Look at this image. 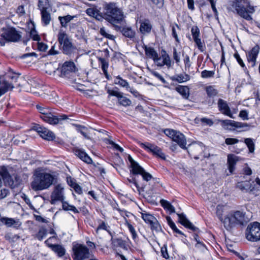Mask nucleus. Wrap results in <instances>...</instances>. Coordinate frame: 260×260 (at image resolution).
<instances>
[{"instance_id": "f257e3e1", "label": "nucleus", "mask_w": 260, "mask_h": 260, "mask_svg": "<svg viewBox=\"0 0 260 260\" xmlns=\"http://www.w3.org/2000/svg\"><path fill=\"white\" fill-rule=\"evenodd\" d=\"M54 179V176L50 173L36 172L30 184L31 187L35 191L47 189L52 185Z\"/></svg>"}, {"instance_id": "f03ea898", "label": "nucleus", "mask_w": 260, "mask_h": 260, "mask_svg": "<svg viewBox=\"0 0 260 260\" xmlns=\"http://www.w3.org/2000/svg\"><path fill=\"white\" fill-rule=\"evenodd\" d=\"M248 221L249 218L245 212L239 210L232 211L225 216L223 224L228 231H231L236 226L244 225Z\"/></svg>"}, {"instance_id": "7ed1b4c3", "label": "nucleus", "mask_w": 260, "mask_h": 260, "mask_svg": "<svg viewBox=\"0 0 260 260\" xmlns=\"http://www.w3.org/2000/svg\"><path fill=\"white\" fill-rule=\"evenodd\" d=\"M104 9L110 14L106 18L108 21L114 26L116 30L120 29V26L118 24H121L125 22L122 10L114 3L106 4L104 5Z\"/></svg>"}, {"instance_id": "20e7f679", "label": "nucleus", "mask_w": 260, "mask_h": 260, "mask_svg": "<svg viewBox=\"0 0 260 260\" xmlns=\"http://www.w3.org/2000/svg\"><path fill=\"white\" fill-rule=\"evenodd\" d=\"M36 108L40 113V117L45 122L51 124H56L58 123L57 116L53 115L54 112L51 109L43 105H38Z\"/></svg>"}, {"instance_id": "39448f33", "label": "nucleus", "mask_w": 260, "mask_h": 260, "mask_svg": "<svg viewBox=\"0 0 260 260\" xmlns=\"http://www.w3.org/2000/svg\"><path fill=\"white\" fill-rule=\"evenodd\" d=\"M246 239L250 241L256 242L260 240V223L254 222L250 224L246 229Z\"/></svg>"}, {"instance_id": "423d86ee", "label": "nucleus", "mask_w": 260, "mask_h": 260, "mask_svg": "<svg viewBox=\"0 0 260 260\" xmlns=\"http://www.w3.org/2000/svg\"><path fill=\"white\" fill-rule=\"evenodd\" d=\"M165 134L172 140L176 142L182 149H186V140L183 134L180 132L174 129H167L164 131Z\"/></svg>"}, {"instance_id": "0eeeda50", "label": "nucleus", "mask_w": 260, "mask_h": 260, "mask_svg": "<svg viewBox=\"0 0 260 260\" xmlns=\"http://www.w3.org/2000/svg\"><path fill=\"white\" fill-rule=\"evenodd\" d=\"M0 45L4 46L6 42H17L20 39L21 36L14 28L6 29L1 36Z\"/></svg>"}, {"instance_id": "6e6552de", "label": "nucleus", "mask_w": 260, "mask_h": 260, "mask_svg": "<svg viewBox=\"0 0 260 260\" xmlns=\"http://www.w3.org/2000/svg\"><path fill=\"white\" fill-rule=\"evenodd\" d=\"M128 160L131 163L132 171L133 174H140L142 175L143 179L149 181L152 179V175L145 171V170L141 167L136 161H135L131 155H128Z\"/></svg>"}, {"instance_id": "1a4fd4ad", "label": "nucleus", "mask_w": 260, "mask_h": 260, "mask_svg": "<svg viewBox=\"0 0 260 260\" xmlns=\"http://www.w3.org/2000/svg\"><path fill=\"white\" fill-rule=\"evenodd\" d=\"M74 260H85L90 257V252L88 248L85 245L76 244L73 247Z\"/></svg>"}, {"instance_id": "9d476101", "label": "nucleus", "mask_w": 260, "mask_h": 260, "mask_svg": "<svg viewBox=\"0 0 260 260\" xmlns=\"http://www.w3.org/2000/svg\"><path fill=\"white\" fill-rule=\"evenodd\" d=\"M58 41L64 54H69L71 53L73 49V45L66 32L62 31L59 32Z\"/></svg>"}, {"instance_id": "9b49d317", "label": "nucleus", "mask_w": 260, "mask_h": 260, "mask_svg": "<svg viewBox=\"0 0 260 260\" xmlns=\"http://www.w3.org/2000/svg\"><path fill=\"white\" fill-rule=\"evenodd\" d=\"M141 147L149 152L152 153L153 155L159 157L162 159H166V156L164 153L162 152L161 148L156 145L150 143H139Z\"/></svg>"}, {"instance_id": "f8f14e48", "label": "nucleus", "mask_w": 260, "mask_h": 260, "mask_svg": "<svg viewBox=\"0 0 260 260\" xmlns=\"http://www.w3.org/2000/svg\"><path fill=\"white\" fill-rule=\"evenodd\" d=\"M221 123L222 127L225 129H230L229 126L236 128H242L243 131H248L250 127V125L247 123L237 122L231 120H218Z\"/></svg>"}, {"instance_id": "ddd939ff", "label": "nucleus", "mask_w": 260, "mask_h": 260, "mask_svg": "<svg viewBox=\"0 0 260 260\" xmlns=\"http://www.w3.org/2000/svg\"><path fill=\"white\" fill-rule=\"evenodd\" d=\"M50 198V203L52 205L55 204L56 202H62L64 200L63 188L60 184H58L55 186Z\"/></svg>"}, {"instance_id": "4468645a", "label": "nucleus", "mask_w": 260, "mask_h": 260, "mask_svg": "<svg viewBox=\"0 0 260 260\" xmlns=\"http://www.w3.org/2000/svg\"><path fill=\"white\" fill-rule=\"evenodd\" d=\"M56 238V236H54L49 238L45 241V244L53 251L59 257L63 256L66 252V250L61 245L59 244H53L51 243L53 239Z\"/></svg>"}, {"instance_id": "2eb2a0df", "label": "nucleus", "mask_w": 260, "mask_h": 260, "mask_svg": "<svg viewBox=\"0 0 260 260\" xmlns=\"http://www.w3.org/2000/svg\"><path fill=\"white\" fill-rule=\"evenodd\" d=\"M35 130L43 139L48 141L53 140L55 138L54 134L50 130L39 125L34 126Z\"/></svg>"}, {"instance_id": "dca6fc26", "label": "nucleus", "mask_w": 260, "mask_h": 260, "mask_svg": "<svg viewBox=\"0 0 260 260\" xmlns=\"http://www.w3.org/2000/svg\"><path fill=\"white\" fill-rule=\"evenodd\" d=\"M260 47L258 45H255L250 51L246 52V57L248 62L251 63V67L256 64V58L259 53Z\"/></svg>"}, {"instance_id": "f3484780", "label": "nucleus", "mask_w": 260, "mask_h": 260, "mask_svg": "<svg viewBox=\"0 0 260 260\" xmlns=\"http://www.w3.org/2000/svg\"><path fill=\"white\" fill-rule=\"evenodd\" d=\"M76 67L73 61H66L62 66L61 68V76H68L70 74L75 73Z\"/></svg>"}, {"instance_id": "a211bd4d", "label": "nucleus", "mask_w": 260, "mask_h": 260, "mask_svg": "<svg viewBox=\"0 0 260 260\" xmlns=\"http://www.w3.org/2000/svg\"><path fill=\"white\" fill-rule=\"evenodd\" d=\"M218 108L222 114L229 116L232 118H234L233 114L231 113L230 108L227 103V102L221 99L218 100L217 102Z\"/></svg>"}, {"instance_id": "6ab92c4d", "label": "nucleus", "mask_w": 260, "mask_h": 260, "mask_svg": "<svg viewBox=\"0 0 260 260\" xmlns=\"http://www.w3.org/2000/svg\"><path fill=\"white\" fill-rule=\"evenodd\" d=\"M177 215L179 217V221L182 225L194 232L199 230L198 228L194 226L193 224L186 218L184 214L177 213Z\"/></svg>"}, {"instance_id": "aec40b11", "label": "nucleus", "mask_w": 260, "mask_h": 260, "mask_svg": "<svg viewBox=\"0 0 260 260\" xmlns=\"http://www.w3.org/2000/svg\"><path fill=\"white\" fill-rule=\"evenodd\" d=\"M239 157L235 154H230L228 155L227 163L230 172L232 174L235 169V165L239 161Z\"/></svg>"}, {"instance_id": "412c9836", "label": "nucleus", "mask_w": 260, "mask_h": 260, "mask_svg": "<svg viewBox=\"0 0 260 260\" xmlns=\"http://www.w3.org/2000/svg\"><path fill=\"white\" fill-rule=\"evenodd\" d=\"M140 31L143 34H147L150 32L152 26L148 19H145L144 20L140 21Z\"/></svg>"}, {"instance_id": "4be33fe9", "label": "nucleus", "mask_w": 260, "mask_h": 260, "mask_svg": "<svg viewBox=\"0 0 260 260\" xmlns=\"http://www.w3.org/2000/svg\"><path fill=\"white\" fill-rule=\"evenodd\" d=\"M74 152L75 155L87 164H91L92 162V159L85 151L80 149H75Z\"/></svg>"}, {"instance_id": "5701e85b", "label": "nucleus", "mask_w": 260, "mask_h": 260, "mask_svg": "<svg viewBox=\"0 0 260 260\" xmlns=\"http://www.w3.org/2000/svg\"><path fill=\"white\" fill-rule=\"evenodd\" d=\"M99 140L103 142L106 144H108L111 140V136L109 135V133L101 128L99 129Z\"/></svg>"}, {"instance_id": "b1692460", "label": "nucleus", "mask_w": 260, "mask_h": 260, "mask_svg": "<svg viewBox=\"0 0 260 260\" xmlns=\"http://www.w3.org/2000/svg\"><path fill=\"white\" fill-rule=\"evenodd\" d=\"M160 57L162 60L161 63H158L159 67H162L166 65L168 68H170L172 66V62L170 57L166 51L164 52V53L161 54Z\"/></svg>"}, {"instance_id": "393cba45", "label": "nucleus", "mask_w": 260, "mask_h": 260, "mask_svg": "<svg viewBox=\"0 0 260 260\" xmlns=\"http://www.w3.org/2000/svg\"><path fill=\"white\" fill-rule=\"evenodd\" d=\"M116 30L120 31L124 36L130 39L133 38L135 36V31L130 27H123L122 28L120 26V29Z\"/></svg>"}, {"instance_id": "a878e982", "label": "nucleus", "mask_w": 260, "mask_h": 260, "mask_svg": "<svg viewBox=\"0 0 260 260\" xmlns=\"http://www.w3.org/2000/svg\"><path fill=\"white\" fill-rule=\"evenodd\" d=\"M237 187L241 191L245 192L252 191L253 190V188H251L252 185L249 181L238 182Z\"/></svg>"}, {"instance_id": "bb28decb", "label": "nucleus", "mask_w": 260, "mask_h": 260, "mask_svg": "<svg viewBox=\"0 0 260 260\" xmlns=\"http://www.w3.org/2000/svg\"><path fill=\"white\" fill-rule=\"evenodd\" d=\"M41 20L44 25H48L51 21V15L47 10H42L41 11Z\"/></svg>"}, {"instance_id": "cd10ccee", "label": "nucleus", "mask_w": 260, "mask_h": 260, "mask_svg": "<svg viewBox=\"0 0 260 260\" xmlns=\"http://www.w3.org/2000/svg\"><path fill=\"white\" fill-rule=\"evenodd\" d=\"M176 90L184 98L187 99L189 96V88L186 86L179 85L176 87Z\"/></svg>"}, {"instance_id": "c85d7f7f", "label": "nucleus", "mask_w": 260, "mask_h": 260, "mask_svg": "<svg viewBox=\"0 0 260 260\" xmlns=\"http://www.w3.org/2000/svg\"><path fill=\"white\" fill-rule=\"evenodd\" d=\"M0 177H2L4 181L9 182L11 180V176L6 167H2L0 169Z\"/></svg>"}, {"instance_id": "c756f323", "label": "nucleus", "mask_w": 260, "mask_h": 260, "mask_svg": "<svg viewBox=\"0 0 260 260\" xmlns=\"http://www.w3.org/2000/svg\"><path fill=\"white\" fill-rule=\"evenodd\" d=\"M99 60H100L101 62V67L107 79H110L111 76L108 74L107 72V69L109 67L108 62L104 58H99Z\"/></svg>"}, {"instance_id": "7c9ffc66", "label": "nucleus", "mask_w": 260, "mask_h": 260, "mask_svg": "<svg viewBox=\"0 0 260 260\" xmlns=\"http://www.w3.org/2000/svg\"><path fill=\"white\" fill-rule=\"evenodd\" d=\"M160 203L162 207L165 209L169 211L170 214L175 212V208L168 201L165 200H161Z\"/></svg>"}, {"instance_id": "2f4dec72", "label": "nucleus", "mask_w": 260, "mask_h": 260, "mask_svg": "<svg viewBox=\"0 0 260 260\" xmlns=\"http://www.w3.org/2000/svg\"><path fill=\"white\" fill-rule=\"evenodd\" d=\"M16 223V221L11 218L2 217L0 218V225L5 224L8 227H10Z\"/></svg>"}, {"instance_id": "473e14b6", "label": "nucleus", "mask_w": 260, "mask_h": 260, "mask_svg": "<svg viewBox=\"0 0 260 260\" xmlns=\"http://www.w3.org/2000/svg\"><path fill=\"white\" fill-rule=\"evenodd\" d=\"M114 83L121 87H125L127 89L130 88L128 83L126 80L121 78L119 76L116 77L114 81Z\"/></svg>"}, {"instance_id": "72a5a7b5", "label": "nucleus", "mask_w": 260, "mask_h": 260, "mask_svg": "<svg viewBox=\"0 0 260 260\" xmlns=\"http://www.w3.org/2000/svg\"><path fill=\"white\" fill-rule=\"evenodd\" d=\"M244 143L247 145L250 153H253L255 150V144L251 138H246Z\"/></svg>"}, {"instance_id": "f704fd0d", "label": "nucleus", "mask_w": 260, "mask_h": 260, "mask_svg": "<svg viewBox=\"0 0 260 260\" xmlns=\"http://www.w3.org/2000/svg\"><path fill=\"white\" fill-rule=\"evenodd\" d=\"M145 51L146 55L153 60L158 56L157 53L152 48L145 47Z\"/></svg>"}, {"instance_id": "c9c22d12", "label": "nucleus", "mask_w": 260, "mask_h": 260, "mask_svg": "<svg viewBox=\"0 0 260 260\" xmlns=\"http://www.w3.org/2000/svg\"><path fill=\"white\" fill-rule=\"evenodd\" d=\"M99 230H104L107 231L111 236V238H113V233L110 231V227L106 222L102 221L99 223ZM111 239H112V238Z\"/></svg>"}, {"instance_id": "e433bc0d", "label": "nucleus", "mask_w": 260, "mask_h": 260, "mask_svg": "<svg viewBox=\"0 0 260 260\" xmlns=\"http://www.w3.org/2000/svg\"><path fill=\"white\" fill-rule=\"evenodd\" d=\"M149 225L153 232L155 231L156 233H158L161 231V226L156 218Z\"/></svg>"}, {"instance_id": "4c0bfd02", "label": "nucleus", "mask_w": 260, "mask_h": 260, "mask_svg": "<svg viewBox=\"0 0 260 260\" xmlns=\"http://www.w3.org/2000/svg\"><path fill=\"white\" fill-rule=\"evenodd\" d=\"M141 217L145 222L149 224L155 219L154 216L147 213H141Z\"/></svg>"}, {"instance_id": "58836bf2", "label": "nucleus", "mask_w": 260, "mask_h": 260, "mask_svg": "<svg viewBox=\"0 0 260 260\" xmlns=\"http://www.w3.org/2000/svg\"><path fill=\"white\" fill-rule=\"evenodd\" d=\"M73 18V17L69 15L63 17H59L58 18L60 24L63 27H66L67 23L71 21Z\"/></svg>"}, {"instance_id": "ea45409f", "label": "nucleus", "mask_w": 260, "mask_h": 260, "mask_svg": "<svg viewBox=\"0 0 260 260\" xmlns=\"http://www.w3.org/2000/svg\"><path fill=\"white\" fill-rule=\"evenodd\" d=\"M100 34L103 37L110 40H113L115 39V37L113 35H111L109 33V31L104 27L101 28Z\"/></svg>"}, {"instance_id": "a19ab883", "label": "nucleus", "mask_w": 260, "mask_h": 260, "mask_svg": "<svg viewBox=\"0 0 260 260\" xmlns=\"http://www.w3.org/2000/svg\"><path fill=\"white\" fill-rule=\"evenodd\" d=\"M47 231L44 228H41L39 229V232L36 234V237L40 241L43 240L47 236Z\"/></svg>"}, {"instance_id": "79ce46f5", "label": "nucleus", "mask_w": 260, "mask_h": 260, "mask_svg": "<svg viewBox=\"0 0 260 260\" xmlns=\"http://www.w3.org/2000/svg\"><path fill=\"white\" fill-rule=\"evenodd\" d=\"M206 91L208 96L213 97L215 96L218 92L213 86H208L206 87Z\"/></svg>"}, {"instance_id": "37998d69", "label": "nucleus", "mask_w": 260, "mask_h": 260, "mask_svg": "<svg viewBox=\"0 0 260 260\" xmlns=\"http://www.w3.org/2000/svg\"><path fill=\"white\" fill-rule=\"evenodd\" d=\"M38 7L41 11L42 10H47L49 7L48 0H39Z\"/></svg>"}, {"instance_id": "c03bdc74", "label": "nucleus", "mask_w": 260, "mask_h": 260, "mask_svg": "<svg viewBox=\"0 0 260 260\" xmlns=\"http://www.w3.org/2000/svg\"><path fill=\"white\" fill-rule=\"evenodd\" d=\"M166 219L170 226L175 232L179 234H182V232L177 228L175 224L172 221L171 218L170 216H167Z\"/></svg>"}, {"instance_id": "a18cd8bd", "label": "nucleus", "mask_w": 260, "mask_h": 260, "mask_svg": "<svg viewBox=\"0 0 260 260\" xmlns=\"http://www.w3.org/2000/svg\"><path fill=\"white\" fill-rule=\"evenodd\" d=\"M118 99L119 103L122 106H127L131 104V100L123 96L122 95V93Z\"/></svg>"}, {"instance_id": "49530a36", "label": "nucleus", "mask_w": 260, "mask_h": 260, "mask_svg": "<svg viewBox=\"0 0 260 260\" xmlns=\"http://www.w3.org/2000/svg\"><path fill=\"white\" fill-rule=\"evenodd\" d=\"M190 79V76L187 74H180L177 75L175 78V80L179 83H182L188 81Z\"/></svg>"}, {"instance_id": "de8ad7c7", "label": "nucleus", "mask_w": 260, "mask_h": 260, "mask_svg": "<svg viewBox=\"0 0 260 260\" xmlns=\"http://www.w3.org/2000/svg\"><path fill=\"white\" fill-rule=\"evenodd\" d=\"M86 13L89 16L98 19V10L95 8H90L86 10Z\"/></svg>"}, {"instance_id": "09e8293b", "label": "nucleus", "mask_w": 260, "mask_h": 260, "mask_svg": "<svg viewBox=\"0 0 260 260\" xmlns=\"http://www.w3.org/2000/svg\"><path fill=\"white\" fill-rule=\"evenodd\" d=\"M224 207L222 205H218L216 207V215L219 219L223 223L224 219L222 218Z\"/></svg>"}, {"instance_id": "8fccbe9b", "label": "nucleus", "mask_w": 260, "mask_h": 260, "mask_svg": "<svg viewBox=\"0 0 260 260\" xmlns=\"http://www.w3.org/2000/svg\"><path fill=\"white\" fill-rule=\"evenodd\" d=\"M125 224L127 225L129 232L131 233L133 236V238L135 239L137 237V234L134 226L128 222L126 218H125Z\"/></svg>"}, {"instance_id": "3c124183", "label": "nucleus", "mask_w": 260, "mask_h": 260, "mask_svg": "<svg viewBox=\"0 0 260 260\" xmlns=\"http://www.w3.org/2000/svg\"><path fill=\"white\" fill-rule=\"evenodd\" d=\"M191 32L193 40L200 38V30L197 26H193L191 29Z\"/></svg>"}, {"instance_id": "603ef678", "label": "nucleus", "mask_w": 260, "mask_h": 260, "mask_svg": "<svg viewBox=\"0 0 260 260\" xmlns=\"http://www.w3.org/2000/svg\"><path fill=\"white\" fill-rule=\"evenodd\" d=\"M195 247L201 252H204L207 250L206 246L201 241H198L195 244Z\"/></svg>"}, {"instance_id": "864d4df0", "label": "nucleus", "mask_w": 260, "mask_h": 260, "mask_svg": "<svg viewBox=\"0 0 260 260\" xmlns=\"http://www.w3.org/2000/svg\"><path fill=\"white\" fill-rule=\"evenodd\" d=\"M214 71L204 70L201 73V77L203 78H211L214 76Z\"/></svg>"}, {"instance_id": "5fc2aeb1", "label": "nucleus", "mask_w": 260, "mask_h": 260, "mask_svg": "<svg viewBox=\"0 0 260 260\" xmlns=\"http://www.w3.org/2000/svg\"><path fill=\"white\" fill-rule=\"evenodd\" d=\"M62 208L65 210H71L73 211L74 213L78 212V210L75 206L70 205L67 203H63Z\"/></svg>"}, {"instance_id": "6e6d98bb", "label": "nucleus", "mask_w": 260, "mask_h": 260, "mask_svg": "<svg viewBox=\"0 0 260 260\" xmlns=\"http://www.w3.org/2000/svg\"><path fill=\"white\" fill-rule=\"evenodd\" d=\"M30 36L34 41H39L40 40V37L35 29H32L30 30Z\"/></svg>"}, {"instance_id": "4d7b16f0", "label": "nucleus", "mask_w": 260, "mask_h": 260, "mask_svg": "<svg viewBox=\"0 0 260 260\" xmlns=\"http://www.w3.org/2000/svg\"><path fill=\"white\" fill-rule=\"evenodd\" d=\"M161 253L162 257L165 258L166 259H168L169 258V255L167 251V245L165 244L161 248Z\"/></svg>"}, {"instance_id": "13d9d810", "label": "nucleus", "mask_w": 260, "mask_h": 260, "mask_svg": "<svg viewBox=\"0 0 260 260\" xmlns=\"http://www.w3.org/2000/svg\"><path fill=\"white\" fill-rule=\"evenodd\" d=\"M194 41L196 43V45H197L198 49L201 51L203 52L204 51V46L201 39L199 38L198 39H196L195 40H194Z\"/></svg>"}, {"instance_id": "bf43d9fd", "label": "nucleus", "mask_w": 260, "mask_h": 260, "mask_svg": "<svg viewBox=\"0 0 260 260\" xmlns=\"http://www.w3.org/2000/svg\"><path fill=\"white\" fill-rule=\"evenodd\" d=\"M108 144L111 145V148H113L117 151H119L121 152L123 151V149L122 148L119 146L118 144L115 143L112 140H111L110 142Z\"/></svg>"}, {"instance_id": "052dcab7", "label": "nucleus", "mask_w": 260, "mask_h": 260, "mask_svg": "<svg viewBox=\"0 0 260 260\" xmlns=\"http://www.w3.org/2000/svg\"><path fill=\"white\" fill-rule=\"evenodd\" d=\"M173 59L177 64H178L180 61V53L177 52L176 48H174L173 49Z\"/></svg>"}, {"instance_id": "680f3d73", "label": "nucleus", "mask_w": 260, "mask_h": 260, "mask_svg": "<svg viewBox=\"0 0 260 260\" xmlns=\"http://www.w3.org/2000/svg\"><path fill=\"white\" fill-rule=\"evenodd\" d=\"M239 140L235 138H226L225 140V143L227 145H233L239 142Z\"/></svg>"}, {"instance_id": "e2e57ef3", "label": "nucleus", "mask_w": 260, "mask_h": 260, "mask_svg": "<svg viewBox=\"0 0 260 260\" xmlns=\"http://www.w3.org/2000/svg\"><path fill=\"white\" fill-rule=\"evenodd\" d=\"M248 115V112L245 110H243L240 112L239 117L243 120H248L249 119Z\"/></svg>"}, {"instance_id": "0e129e2a", "label": "nucleus", "mask_w": 260, "mask_h": 260, "mask_svg": "<svg viewBox=\"0 0 260 260\" xmlns=\"http://www.w3.org/2000/svg\"><path fill=\"white\" fill-rule=\"evenodd\" d=\"M234 56L235 58L236 59L238 62L241 66V67L242 68H244L245 64H244V62L243 61L242 59L241 58L239 54L238 53H236L234 54Z\"/></svg>"}, {"instance_id": "69168bd1", "label": "nucleus", "mask_w": 260, "mask_h": 260, "mask_svg": "<svg viewBox=\"0 0 260 260\" xmlns=\"http://www.w3.org/2000/svg\"><path fill=\"white\" fill-rule=\"evenodd\" d=\"M200 120L202 123H205L209 126H211L214 123L211 119L207 118H202Z\"/></svg>"}, {"instance_id": "338daca9", "label": "nucleus", "mask_w": 260, "mask_h": 260, "mask_svg": "<svg viewBox=\"0 0 260 260\" xmlns=\"http://www.w3.org/2000/svg\"><path fill=\"white\" fill-rule=\"evenodd\" d=\"M108 93L110 95L112 96H115L118 98V99L119 98V96L121 95L122 93H120L117 91L113 90H108Z\"/></svg>"}, {"instance_id": "774afa93", "label": "nucleus", "mask_w": 260, "mask_h": 260, "mask_svg": "<svg viewBox=\"0 0 260 260\" xmlns=\"http://www.w3.org/2000/svg\"><path fill=\"white\" fill-rule=\"evenodd\" d=\"M9 193V190L7 189L3 188L0 190V199H3L5 198L8 193Z\"/></svg>"}]
</instances>
